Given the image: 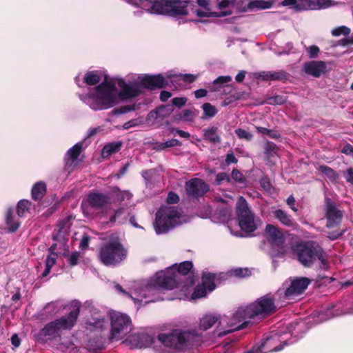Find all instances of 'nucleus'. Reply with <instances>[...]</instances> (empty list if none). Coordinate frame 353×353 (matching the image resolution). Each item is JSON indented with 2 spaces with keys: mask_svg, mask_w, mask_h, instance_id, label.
<instances>
[{
  "mask_svg": "<svg viewBox=\"0 0 353 353\" xmlns=\"http://www.w3.org/2000/svg\"><path fill=\"white\" fill-rule=\"evenodd\" d=\"M31 203L28 200H21L18 203L17 213L19 216H24L29 212Z\"/></svg>",
  "mask_w": 353,
  "mask_h": 353,
  "instance_id": "31",
  "label": "nucleus"
},
{
  "mask_svg": "<svg viewBox=\"0 0 353 353\" xmlns=\"http://www.w3.org/2000/svg\"><path fill=\"white\" fill-rule=\"evenodd\" d=\"M306 50L309 54V57L311 59L316 58L320 52L319 48L316 46H309Z\"/></svg>",
  "mask_w": 353,
  "mask_h": 353,
  "instance_id": "45",
  "label": "nucleus"
},
{
  "mask_svg": "<svg viewBox=\"0 0 353 353\" xmlns=\"http://www.w3.org/2000/svg\"><path fill=\"white\" fill-rule=\"evenodd\" d=\"M267 239L273 247H278L279 254L283 252L282 245L284 243V235L281 230L273 225L268 224L265 228Z\"/></svg>",
  "mask_w": 353,
  "mask_h": 353,
  "instance_id": "15",
  "label": "nucleus"
},
{
  "mask_svg": "<svg viewBox=\"0 0 353 353\" xmlns=\"http://www.w3.org/2000/svg\"><path fill=\"white\" fill-rule=\"evenodd\" d=\"M46 190V184L42 182H38L34 184L32 189V196L34 200L42 198Z\"/></svg>",
  "mask_w": 353,
  "mask_h": 353,
  "instance_id": "28",
  "label": "nucleus"
},
{
  "mask_svg": "<svg viewBox=\"0 0 353 353\" xmlns=\"http://www.w3.org/2000/svg\"><path fill=\"white\" fill-rule=\"evenodd\" d=\"M281 5L283 6H287L290 8H294V9H296L298 7L296 0H283L281 2Z\"/></svg>",
  "mask_w": 353,
  "mask_h": 353,
  "instance_id": "50",
  "label": "nucleus"
},
{
  "mask_svg": "<svg viewBox=\"0 0 353 353\" xmlns=\"http://www.w3.org/2000/svg\"><path fill=\"white\" fill-rule=\"evenodd\" d=\"M232 77L230 76H221L214 81V83H226L231 81Z\"/></svg>",
  "mask_w": 353,
  "mask_h": 353,
  "instance_id": "52",
  "label": "nucleus"
},
{
  "mask_svg": "<svg viewBox=\"0 0 353 353\" xmlns=\"http://www.w3.org/2000/svg\"><path fill=\"white\" fill-rule=\"evenodd\" d=\"M350 32V29L346 26H340L332 30V34L334 37L340 35H347Z\"/></svg>",
  "mask_w": 353,
  "mask_h": 353,
  "instance_id": "39",
  "label": "nucleus"
},
{
  "mask_svg": "<svg viewBox=\"0 0 353 353\" xmlns=\"http://www.w3.org/2000/svg\"><path fill=\"white\" fill-rule=\"evenodd\" d=\"M88 203L95 209L107 210L110 203L108 199L103 194L99 193H91L88 196Z\"/></svg>",
  "mask_w": 353,
  "mask_h": 353,
  "instance_id": "19",
  "label": "nucleus"
},
{
  "mask_svg": "<svg viewBox=\"0 0 353 353\" xmlns=\"http://www.w3.org/2000/svg\"><path fill=\"white\" fill-rule=\"evenodd\" d=\"M273 214L274 216L285 226L292 228L296 226L295 221L283 210L279 209L274 211Z\"/></svg>",
  "mask_w": 353,
  "mask_h": 353,
  "instance_id": "22",
  "label": "nucleus"
},
{
  "mask_svg": "<svg viewBox=\"0 0 353 353\" xmlns=\"http://www.w3.org/2000/svg\"><path fill=\"white\" fill-rule=\"evenodd\" d=\"M216 181L218 184H220L223 181H230V177L228 174L221 172L217 174L216 176Z\"/></svg>",
  "mask_w": 353,
  "mask_h": 353,
  "instance_id": "49",
  "label": "nucleus"
},
{
  "mask_svg": "<svg viewBox=\"0 0 353 353\" xmlns=\"http://www.w3.org/2000/svg\"><path fill=\"white\" fill-rule=\"evenodd\" d=\"M342 152L345 154H351L352 156L353 155V148L351 145L350 144H347L345 145L343 150H342Z\"/></svg>",
  "mask_w": 353,
  "mask_h": 353,
  "instance_id": "58",
  "label": "nucleus"
},
{
  "mask_svg": "<svg viewBox=\"0 0 353 353\" xmlns=\"http://www.w3.org/2000/svg\"><path fill=\"white\" fill-rule=\"evenodd\" d=\"M202 108L205 115L209 117H214L217 112L216 108L209 103H204Z\"/></svg>",
  "mask_w": 353,
  "mask_h": 353,
  "instance_id": "36",
  "label": "nucleus"
},
{
  "mask_svg": "<svg viewBox=\"0 0 353 353\" xmlns=\"http://www.w3.org/2000/svg\"><path fill=\"white\" fill-rule=\"evenodd\" d=\"M111 323L110 339L120 340L132 330L130 318L125 314L112 311L110 312Z\"/></svg>",
  "mask_w": 353,
  "mask_h": 353,
  "instance_id": "12",
  "label": "nucleus"
},
{
  "mask_svg": "<svg viewBox=\"0 0 353 353\" xmlns=\"http://www.w3.org/2000/svg\"><path fill=\"white\" fill-rule=\"evenodd\" d=\"M130 3L142 8L151 14L170 16L186 15V0H126Z\"/></svg>",
  "mask_w": 353,
  "mask_h": 353,
  "instance_id": "3",
  "label": "nucleus"
},
{
  "mask_svg": "<svg viewBox=\"0 0 353 353\" xmlns=\"http://www.w3.org/2000/svg\"><path fill=\"white\" fill-rule=\"evenodd\" d=\"M166 78L168 79H172V78H179L180 79L183 80L184 81L192 83L196 79V76L189 74L172 75L170 72H168L166 74Z\"/></svg>",
  "mask_w": 353,
  "mask_h": 353,
  "instance_id": "34",
  "label": "nucleus"
},
{
  "mask_svg": "<svg viewBox=\"0 0 353 353\" xmlns=\"http://www.w3.org/2000/svg\"><path fill=\"white\" fill-rule=\"evenodd\" d=\"M181 145V143L179 141H178L177 139H172L166 142L161 143L160 148L162 149H164L166 148H170V147H173V146H176V145Z\"/></svg>",
  "mask_w": 353,
  "mask_h": 353,
  "instance_id": "46",
  "label": "nucleus"
},
{
  "mask_svg": "<svg viewBox=\"0 0 353 353\" xmlns=\"http://www.w3.org/2000/svg\"><path fill=\"white\" fill-rule=\"evenodd\" d=\"M311 10L325 9L336 5L332 0H308Z\"/></svg>",
  "mask_w": 353,
  "mask_h": 353,
  "instance_id": "24",
  "label": "nucleus"
},
{
  "mask_svg": "<svg viewBox=\"0 0 353 353\" xmlns=\"http://www.w3.org/2000/svg\"><path fill=\"white\" fill-rule=\"evenodd\" d=\"M185 189L189 196L199 197L206 193L209 190V187L202 180L193 179L186 183Z\"/></svg>",
  "mask_w": 353,
  "mask_h": 353,
  "instance_id": "16",
  "label": "nucleus"
},
{
  "mask_svg": "<svg viewBox=\"0 0 353 353\" xmlns=\"http://www.w3.org/2000/svg\"><path fill=\"white\" fill-rule=\"evenodd\" d=\"M128 214V212L125 209L120 208L115 212L114 216L111 217L110 221H116L118 220L120 223H122L125 220Z\"/></svg>",
  "mask_w": 353,
  "mask_h": 353,
  "instance_id": "35",
  "label": "nucleus"
},
{
  "mask_svg": "<svg viewBox=\"0 0 353 353\" xmlns=\"http://www.w3.org/2000/svg\"><path fill=\"white\" fill-rule=\"evenodd\" d=\"M225 162L228 165L230 163H235L237 162V159L232 153H230L227 154Z\"/></svg>",
  "mask_w": 353,
  "mask_h": 353,
  "instance_id": "57",
  "label": "nucleus"
},
{
  "mask_svg": "<svg viewBox=\"0 0 353 353\" xmlns=\"http://www.w3.org/2000/svg\"><path fill=\"white\" fill-rule=\"evenodd\" d=\"M325 205L327 227L331 228L341 222L343 214L337 209L335 203L329 199L325 200Z\"/></svg>",
  "mask_w": 353,
  "mask_h": 353,
  "instance_id": "17",
  "label": "nucleus"
},
{
  "mask_svg": "<svg viewBox=\"0 0 353 353\" xmlns=\"http://www.w3.org/2000/svg\"><path fill=\"white\" fill-rule=\"evenodd\" d=\"M173 105H168L159 108L157 110L149 112L145 121L149 125H153L159 117H165L173 111Z\"/></svg>",
  "mask_w": 353,
  "mask_h": 353,
  "instance_id": "20",
  "label": "nucleus"
},
{
  "mask_svg": "<svg viewBox=\"0 0 353 353\" xmlns=\"http://www.w3.org/2000/svg\"><path fill=\"white\" fill-rule=\"evenodd\" d=\"M287 99L283 95H276L267 99V103L270 105H281L286 101Z\"/></svg>",
  "mask_w": 353,
  "mask_h": 353,
  "instance_id": "37",
  "label": "nucleus"
},
{
  "mask_svg": "<svg viewBox=\"0 0 353 353\" xmlns=\"http://www.w3.org/2000/svg\"><path fill=\"white\" fill-rule=\"evenodd\" d=\"M199 8H210L208 0H197Z\"/></svg>",
  "mask_w": 353,
  "mask_h": 353,
  "instance_id": "60",
  "label": "nucleus"
},
{
  "mask_svg": "<svg viewBox=\"0 0 353 353\" xmlns=\"http://www.w3.org/2000/svg\"><path fill=\"white\" fill-rule=\"evenodd\" d=\"M258 132L263 134H268L272 137H276V134H273V132L263 127H256V128Z\"/></svg>",
  "mask_w": 353,
  "mask_h": 353,
  "instance_id": "55",
  "label": "nucleus"
},
{
  "mask_svg": "<svg viewBox=\"0 0 353 353\" xmlns=\"http://www.w3.org/2000/svg\"><path fill=\"white\" fill-rule=\"evenodd\" d=\"M127 254L125 249L117 236H112L101 248L99 258L105 265H114L123 261Z\"/></svg>",
  "mask_w": 353,
  "mask_h": 353,
  "instance_id": "10",
  "label": "nucleus"
},
{
  "mask_svg": "<svg viewBox=\"0 0 353 353\" xmlns=\"http://www.w3.org/2000/svg\"><path fill=\"white\" fill-rule=\"evenodd\" d=\"M345 179L347 182L353 183V170L350 168L347 170Z\"/></svg>",
  "mask_w": 353,
  "mask_h": 353,
  "instance_id": "61",
  "label": "nucleus"
},
{
  "mask_svg": "<svg viewBox=\"0 0 353 353\" xmlns=\"http://www.w3.org/2000/svg\"><path fill=\"white\" fill-rule=\"evenodd\" d=\"M201 334L196 329H175L170 333H161L157 341L165 347L184 350L201 341Z\"/></svg>",
  "mask_w": 353,
  "mask_h": 353,
  "instance_id": "4",
  "label": "nucleus"
},
{
  "mask_svg": "<svg viewBox=\"0 0 353 353\" xmlns=\"http://www.w3.org/2000/svg\"><path fill=\"white\" fill-rule=\"evenodd\" d=\"M79 314V305L78 303H74L72 309L67 315L50 322L41 330L40 338L43 340H48L60 336L63 331L70 330L74 327Z\"/></svg>",
  "mask_w": 353,
  "mask_h": 353,
  "instance_id": "7",
  "label": "nucleus"
},
{
  "mask_svg": "<svg viewBox=\"0 0 353 353\" xmlns=\"http://www.w3.org/2000/svg\"><path fill=\"white\" fill-rule=\"evenodd\" d=\"M272 3L270 1L265 0H252L248 5V8L250 10H256L270 8Z\"/></svg>",
  "mask_w": 353,
  "mask_h": 353,
  "instance_id": "26",
  "label": "nucleus"
},
{
  "mask_svg": "<svg viewBox=\"0 0 353 353\" xmlns=\"http://www.w3.org/2000/svg\"><path fill=\"white\" fill-rule=\"evenodd\" d=\"M179 200V197L177 194L173 192H170L167 197V202L168 203H176Z\"/></svg>",
  "mask_w": 353,
  "mask_h": 353,
  "instance_id": "51",
  "label": "nucleus"
},
{
  "mask_svg": "<svg viewBox=\"0 0 353 353\" xmlns=\"http://www.w3.org/2000/svg\"><path fill=\"white\" fill-rule=\"evenodd\" d=\"M235 133L238 136V137L241 139H245L247 141H250L252 138V135L250 133H249L246 130L241 129V128L236 129L235 130Z\"/></svg>",
  "mask_w": 353,
  "mask_h": 353,
  "instance_id": "43",
  "label": "nucleus"
},
{
  "mask_svg": "<svg viewBox=\"0 0 353 353\" xmlns=\"http://www.w3.org/2000/svg\"><path fill=\"white\" fill-rule=\"evenodd\" d=\"M204 137L206 139L212 143H217L220 141V138L217 134V128L211 127L204 130Z\"/></svg>",
  "mask_w": 353,
  "mask_h": 353,
  "instance_id": "30",
  "label": "nucleus"
},
{
  "mask_svg": "<svg viewBox=\"0 0 353 353\" xmlns=\"http://www.w3.org/2000/svg\"><path fill=\"white\" fill-rule=\"evenodd\" d=\"M181 212L175 207L163 206L156 214L154 228L157 234L168 232L182 223Z\"/></svg>",
  "mask_w": 353,
  "mask_h": 353,
  "instance_id": "9",
  "label": "nucleus"
},
{
  "mask_svg": "<svg viewBox=\"0 0 353 353\" xmlns=\"http://www.w3.org/2000/svg\"><path fill=\"white\" fill-rule=\"evenodd\" d=\"M89 324L95 328H102L105 324V320L104 318L101 316L92 318V319L89 321Z\"/></svg>",
  "mask_w": 353,
  "mask_h": 353,
  "instance_id": "41",
  "label": "nucleus"
},
{
  "mask_svg": "<svg viewBox=\"0 0 353 353\" xmlns=\"http://www.w3.org/2000/svg\"><path fill=\"white\" fill-rule=\"evenodd\" d=\"M195 117H196L195 112L191 110H185L182 112V113L180 115V118L182 120H184L186 121H192Z\"/></svg>",
  "mask_w": 353,
  "mask_h": 353,
  "instance_id": "40",
  "label": "nucleus"
},
{
  "mask_svg": "<svg viewBox=\"0 0 353 353\" xmlns=\"http://www.w3.org/2000/svg\"><path fill=\"white\" fill-rule=\"evenodd\" d=\"M236 212L239 225L241 230L246 233L254 232L261 224V221L254 217V214L248 208L246 201L240 196L236 203Z\"/></svg>",
  "mask_w": 353,
  "mask_h": 353,
  "instance_id": "11",
  "label": "nucleus"
},
{
  "mask_svg": "<svg viewBox=\"0 0 353 353\" xmlns=\"http://www.w3.org/2000/svg\"><path fill=\"white\" fill-rule=\"evenodd\" d=\"M81 145L76 144L70 148L65 157V166L67 168L74 167L77 164V159L81 153Z\"/></svg>",
  "mask_w": 353,
  "mask_h": 353,
  "instance_id": "21",
  "label": "nucleus"
},
{
  "mask_svg": "<svg viewBox=\"0 0 353 353\" xmlns=\"http://www.w3.org/2000/svg\"><path fill=\"white\" fill-rule=\"evenodd\" d=\"M79 258H80V253L77 252H74L71 253L68 256V261L70 265L74 266V265H77Z\"/></svg>",
  "mask_w": 353,
  "mask_h": 353,
  "instance_id": "44",
  "label": "nucleus"
},
{
  "mask_svg": "<svg viewBox=\"0 0 353 353\" xmlns=\"http://www.w3.org/2000/svg\"><path fill=\"white\" fill-rule=\"evenodd\" d=\"M234 312L230 316H221L216 314L208 313L203 314L199 319V328L206 331L216 325V334L219 336H223L232 332L243 329L242 325H239L241 320L234 319Z\"/></svg>",
  "mask_w": 353,
  "mask_h": 353,
  "instance_id": "6",
  "label": "nucleus"
},
{
  "mask_svg": "<svg viewBox=\"0 0 353 353\" xmlns=\"http://www.w3.org/2000/svg\"><path fill=\"white\" fill-rule=\"evenodd\" d=\"M194 12L196 14V15L198 17H223L226 16L230 14V12H214L211 11L210 8H198L194 9Z\"/></svg>",
  "mask_w": 353,
  "mask_h": 353,
  "instance_id": "23",
  "label": "nucleus"
},
{
  "mask_svg": "<svg viewBox=\"0 0 353 353\" xmlns=\"http://www.w3.org/2000/svg\"><path fill=\"white\" fill-rule=\"evenodd\" d=\"M303 70L307 74L315 78L321 77L328 70L326 63L323 61H307L303 65Z\"/></svg>",
  "mask_w": 353,
  "mask_h": 353,
  "instance_id": "18",
  "label": "nucleus"
},
{
  "mask_svg": "<svg viewBox=\"0 0 353 353\" xmlns=\"http://www.w3.org/2000/svg\"><path fill=\"white\" fill-rule=\"evenodd\" d=\"M84 82L88 85H96L90 92L81 96V99L94 110H103L116 105L120 99H128L137 97L143 88H162L168 84L162 75H143L132 83H128L122 78L108 79L101 71L87 72L83 76Z\"/></svg>",
  "mask_w": 353,
  "mask_h": 353,
  "instance_id": "1",
  "label": "nucleus"
},
{
  "mask_svg": "<svg viewBox=\"0 0 353 353\" xmlns=\"http://www.w3.org/2000/svg\"><path fill=\"white\" fill-rule=\"evenodd\" d=\"M295 251L299 261L305 267L310 266L321 257L319 248L310 243L298 245Z\"/></svg>",
  "mask_w": 353,
  "mask_h": 353,
  "instance_id": "14",
  "label": "nucleus"
},
{
  "mask_svg": "<svg viewBox=\"0 0 353 353\" xmlns=\"http://www.w3.org/2000/svg\"><path fill=\"white\" fill-rule=\"evenodd\" d=\"M310 280L307 278H301L292 281L290 285L284 283L282 287L274 294V299L281 305H283L285 301L301 294L308 286Z\"/></svg>",
  "mask_w": 353,
  "mask_h": 353,
  "instance_id": "13",
  "label": "nucleus"
},
{
  "mask_svg": "<svg viewBox=\"0 0 353 353\" xmlns=\"http://www.w3.org/2000/svg\"><path fill=\"white\" fill-rule=\"evenodd\" d=\"M250 272L249 270L247 268H245V269L237 268L232 271V274L234 276H238V277H245L246 276L250 275Z\"/></svg>",
  "mask_w": 353,
  "mask_h": 353,
  "instance_id": "47",
  "label": "nucleus"
},
{
  "mask_svg": "<svg viewBox=\"0 0 353 353\" xmlns=\"http://www.w3.org/2000/svg\"><path fill=\"white\" fill-rule=\"evenodd\" d=\"M121 146L120 142L110 143L105 145L101 151V156L103 158H108L112 154L118 152Z\"/></svg>",
  "mask_w": 353,
  "mask_h": 353,
  "instance_id": "25",
  "label": "nucleus"
},
{
  "mask_svg": "<svg viewBox=\"0 0 353 353\" xmlns=\"http://www.w3.org/2000/svg\"><path fill=\"white\" fill-rule=\"evenodd\" d=\"M215 279L216 275L210 272L203 273L202 277V283L205 286H207L208 292H212L215 289Z\"/></svg>",
  "mask_w": 353,
  "mask_h": 353,
  "instance_id": "27",
  "label": "nucleus"
},
{
  "mask_svg": "<svg viewBox=\"0 0 353 353\" xmlns=\"http://www.w3.org/2000/svg\"><path fill=\"white\" fill-rule=\"evenodd\" d=\"M232 178L236 182H243V174L236 169H234L232 172Z\"/></svg>",
  "mask_w": 353,
  "mask_h": 353,
  "instance_id": "48",
  "label": "nucleus"
},
{
  "mask_svg": "<svg viewBox=\"0 0 353 353\" xmlns=\"http://www.w3.org/2000/svg\"><path fill=\"white\" fill-rule=\"evenodd\" d=\"M171 97V94L167 91H162L160 94V99L162 101H167Z\"/></svg>",
  "mask_w": 353,
  "mask_h": 353,
  "instance_id": "63",
  "label": "nucleus"
},
{
  "mask_svg": "<svg viewBox=\"0 0 353 353\" xmlns=\"http://www.w3.org/2000/svg\"><path fill=\"white\" fill-rule=\"evenodd\" d=\"M115 199L118 201H123L125 200H130L132 197L130 192L128 191L117 190L114 194Z\"/></svg>",
  "mask_w": 353,
  "mask_h": 353,
  "instance_id": "38",
  "label": "nucleus"
},
{
  "mask_svg": "<svg viewBox=\"0 0 353 353\" xmlns=\"http://www.w3.org/2000/svg\"><path fill=\"white\" fill-rule=\"evenodd\" d=\"M196 98H201L207 94V91L204 89H199L194 92Z\"/></svg>",
  "mask_w": 353,
  "mask_h": 353,
  "instance_id": "62",
  "label": "nucleus"
},
{
  "mask_svg": "<svg viewBox=\"0 0 353 353\" xmlns=\"http://www.w3.org/2000/svg\"><path fill=\"white\" fill-rule=\"evenodd\" d=\"M193 285V282L191 281L190 285H184L183 288L184 289V293L183 295H180L179 299H185L187 297L188 294L190 293V288Z\"/></svg>",
  "mask_w": 353,
  "mask_h": 353,
  "instance_id": "59",
  "label": "nucleus"
},
{
  "mask_svg": "<svg viewBox=\"0 0 353 353\" xmlns=\"http://www.w3.org/2000/svg\"><path fill=\"white\" fill-rule=\"evenodd\" d=\"M319 172L326 176L331 181H335L338 177L336 172L331 168L326 165H321L318 168Z\"/></svg>",
  "mask_w": 353,
  "mask_h": 353,
  "instance_id": "29",
  "label": "nucleus"
},
{
  "mask_svg": "<svg viewBox=\"0 0 353 353\" xmlns=\"http://www.w3.org/2000/svg\"><path fill=\"white\" fill-rule=\"evenodd\" d=\"M287 204L290 207V208L294 211V212H296L297 211V208L294 206V203H295V199L294 198L293 196H290L288 199H287Z\"/></svg>",
  "mask_w": 353,
  "mask_h": 353,
  "instance_id": "56",
  "label": "nucleus"
},
{
  "mask_svg": "<svg viewBox=\"0 0 353 353\" xmlns=\"http://www.w3.org/2000/svg\"><path fill=\"white\" fill-rule=\"evenodd\" d=\"M186 103V99L183 97H176L172 99V104L181 107Z\"/></svg>",
  "mask_w": 353,
  "mask_h": 353,
  "instance_id": "54",
  "label": "nucleus"
},
{
  "mask_svg": "<svg viewBox=\"0 0 353 353\" xmlns=\"http://www.w3.org/2000/svg\"><path fill=\"white\" fill-rule=\"evenodd\" d=\"M275 302L281 307V303H278L274 299V295L272 297L268 294L259 299L255 302L247 306L239 307L234 312V319L237 318L241 321L239 325H242L244 328L248 323L247 320L258 315H268L274 312L276 309Z\"/></svg>",
  "mask_w": 353,
  "mask_h": 353,
  "instance_id": "5",
  "label": "nucleus"
},
{
  "mask_svg": "<svg viewBox=\"0 0 353 353\" xmlns=\"http://www.w3.org/2000/svg\"><path fill=\"white\" fill-rule=\"evenodd\" d=\"M74 219V217L72 215L67 216L65 219L61 221L58 225V230L56 234L54 235V240L55 243L51 245L49 249L50 254L48 256L46 261V269L43 273V276H47L51 268L54 265L57 254L54 251L57 249L67 250L69 248L68 245V240L65 238L68 234L71 225L72 221Z\"/></svg>",
  "mask_w": 353,
  "mask_h": 353,
  "instance_id": "8",
  "label": "nucleus"
},
{
  "mask_svg": "<svg viewBox=\"0 0 353 353\" xmlns=\"http://www.w3.org/2000/svg\"><path fill=\"white\" fill-rule=\"evenodd\" d=\"M143 123V120L141 118H137L132 119L126 123H125L123 125L124 129H129L132 127L138 126L142 125Z\"/></svg>",
  "mask_w": 353,
  "mask_h": 353,
  "instance_id": "42",
  "label": "nucleus"
},
{
  "mask_svg": "<svg viewBox=\"0 0 353 353\" xmlns=\"http://www.w3.org/2000/svg\"><path fill=\"white\" fill-rule=\"evenodd\" d=\"M12 213L13 212L12 210H8L6 216V223L9 227V230L12 232H14L19 227V223L18 221L14 220Z\"/></svg>",
  "mask_w": 353,
  "mask_h": 353,
  "instance_id": "32",
  "label": "nucleus"
},
{
  "mask_svg": "<svg viewBox=\"0 0 353 353\" xmlns=\"http://www.w3.org/2000/svg\"><path fill=\"white\" fill-rule=\"evenodd\" d=\"M192 268L190 261H184L178 266L175 265L165 271L157 273L154 280L134 282L130 292H126L118 284L115 285V288L119 292L130 297L135 304L141 305L143 299L154 295L160 289H172L176 286L177 274L186 275Z\"/></svg>",
  "mask_w": 353,
  "mask_h": 353,
  "instance_id": "2",
  "label": "nucleus"
},
{
  "mask_svg": "<svg viewBox=\"0 0 353 353\" xmlns=\"http://www.w3.org/2000/svg\"><path fill=\"white\" fill-rule=\"evenodd\" d=\"M209 292L207 286L202 285L196 287L191 298L192 299L203 298L206 296L207 293Z\"/></svg>",
  "mask_w": 353,
  "mask_h": 353,
  "instance_id": "33",
  "label": "nucleus"
},
{
  "mask_svg": "<svg viewBox=\"0 0 353 353\" xmlns=\"http://www.w3.org/2000/svg\"><path fill=\"white\" fill-rule=\"evenodd\" d=\"M89 240V237L86 234H83L79 245L80 248L82 250H85L87 248V247L88 246Z\"/></svg>",
  "mask_w": 353,
  "mask_h": 353,
  "instance_id": "53",
  "label": "nucleus"
},
{
  "mask_svg": "<svg viewBox=\"0 0 353 353\" xmlns=\"http://www.w3.org/2000/svg\"><path fill=\"white\" fill-rule=\"evenodd\" d=\"M12 344L14 347H19L20 345V340L17 334H14L11 338Z\"/></svg>",
  "mask_w": 353,
  "mask_h": 353,
  "instance_id": "64",
  "label": "nucleus"
}]
</instances>
